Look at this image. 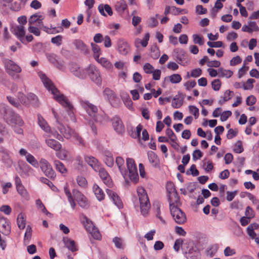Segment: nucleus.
Here are the masks:
<instances>
[{
    "mask_svg": "<svg viewBox=\"0 0 259 259\" xmlns=\"http://www.w3.org/2000/svg\"><path fill=\"white\" fill-rule=\"evenodd\" d=\"M256 98L253 96L251 95L248 96L246 100V104L249 106H252L254 105L256 102Z\"/></svg>",
    "mask_w": 259,
    "mask_h": 259,
    "instance_id": "e2e57ef3",
    "label": "nucleus"
},
{
    "mask_svg": "<svg viewBox=\"0 0 259 259\" xmlns=\"http://www.w3.org/2000/svg\"><path fill=\"white\" fill-rule=\"evenodd\" d=\"M11 210L12 209L10 206L7 205H2L0 207V211L4 212L7 215L10 214V213L11 212Z\"/></svg>",
    "mask_w": 259,
    "mask_h": 259,
    "instance_id": "69168bd1",
    "label": "nucleus"
},
{
    "mask_svg": "<svg viewBox=\"0 0 259 259\" xmlns=\"http://www.w3.org/2000/svg\"><path fill=\"white\" fill-rule=\"evenodd\" d=\"M26 159L27 161L34 167L38 166V162L34 157L30 154L26 155Z\"/></svg>",
    "mask_w": 259,
    "mask_h": 259,
    "instance_id": "a19ab883",
    "label": "nucleus"
},
{
    "mask_svg": "<svg viewBox=\"0 0 259 259\" xmlns=\"http://www.w3.org/2000/svg\"><path fill=\"white\" fill-rule=\"evenodd\" d=\"M106 192L109 198L112 199L114 204L117 206L118 208H122V202L116 193L112 190L108 189L106 190Z\"/></svg>",
    "mask_w": 259,
    "mask_h": 259,
    "instance_id": "4468645a",
    "label": "nucleus"
},
{
    "mask_svg": "<svg viewBox=\"0 0 259 259\" xmlns=\"http://www.w3.org/2000/svg\"><path fill=\"white\" fill-rule=\"evenodd\" d=\"M0 231L5 235H8L10 233V226L9 223H8L5 220L0 222Z\"/></svg>",
    "mask_w": 259,
    "mask_h": 259,
    "instance_id": "b1692460",
    "label": "nucleus"
},
{
    "mask_svg": "<svg viewBox=\"0 0 259 259\" xmlns=\"http://www.w3.org/2000/svg\"><path fill=\"white\" fill-rule=\"evenodd\" d=\"M232 115V112L228 110V111H225L223 112L221 114V117L220 119L222 121H225L227 120V119L231 116Z\"/></svg>",
    "mask_w": 259,
    "mask_h": 259,
    "instance_id": "13d9d810",
    "label": "nucleus"
},
{
    "mask_svg": "<svg viewBox=\"0 0 259 259\" xmlns=\"http://www.w3.org/2000/svg\"><path fill=\"white\" fill-rule=\"evenodd\" d=\"M46 143L49 147L53 149L55 151H59L61 149V144L58 141L54 139H46Z\"/></svg>",
    "mask_w": 259,
    "mask_h": 259,
    "instance_id": "aec40b11",
    "label": "nucleus"
},
{
    "mask_svg": "<svg viewBox=\"0 0 259 259\" xmlns=\"http://www.w3.org/2000/svg\"><path fill=\"white\" fill-rule=\"evenodd\" d=\"M117 49L121 54L125 55L130 51V46L126 41L119 39L117 42Z\"/></svg>",
    "mask_w": 259,
    "mask_h": 259,
    "instance_id": "dca6fc26",
    "label": "nucleus"
},
{
    "mask_svg": "<svg viewBox=\"0 0 259 259\" xmlns=\"http://www.w3.org/2000/svg\"><path fill=\"white\" fill-rule=\"evenodd\" d=\"M207 45L211 48H220L223 47V44L221 41L215 42L208 41Z\"/></svg>",
    "mask_w": 259,
    "mask_h": 259,
    "instance_id": "052dcab7",
    "label": "nucleus"
},
{
    "mask_svg": "<svg viewBox=\"0 0 259 259\" xmlns=\"http://www.w3.org/2000/svg\"><path fill=\"white\" fill-rule=\"evenodd\" d=\"M88 75L91 80L97 84H100L102 81L100 73L98 69L93 65H90L87 67V75Z\"/></svg>",
    "mask_w": 259,
    "mask_h": 259,
    "instance_id": "6e6552de",
    "label": "nucleus"
},
{
    "mask_svg": "<svg viewBox=\"0 0 259 259\" xmlns=\"http://www.w3.org/2000/svg\"><path fill=\"white\" fill-rule=\"evenodd\" d=\"M54 165L56 169L62 174L66 172L67 169L64 165L60 161L56 160L54 161Z\"/></svg>",
    "mask_w": 259,
    "mask_h": 259,
    "instance_id": "f704fd0d",
    "label": "nucleus"
},
{
    "mask_svg": "<svg viewBox=\"0 0 259 259\" xmlns=\"http://www.w3.org/2000/svg\"><path fill=\"white\" fill-rule=\"evenodd\" d=\"M73 43L77 49L79 50L81 52L85 54L88 53V49L82 41L80 40H75Z\"/></svg>",
    "mask_w": 259,
    "mask_h": 259,
    "instance_id": "cd10ccee",
    "label": "nucleus"
},
{
    "mask_svg": "<svg viewBox=\"0 0 259 259\" xmlns=\"http://www.w3.org/2000/svg\"><path fill=\"white\" fill-rule=\"evenodd\" d=\"M4 63L6 71L10 75H13L14 73L21 72V67L12 60L6 59L4 61Z\"/></svg>",
    "mask_w": 259,
    "mask_h": 259,
    "instance_id": "9b49d317",
    "label": "nucleus"
},
{
    "mask_svg": "<svg viewBox=\"0 0 259 259\" xmlns=\"http://www.w3.org/2000/svg\"><path fill=\"white\" fill-rule=\"evenodd\" d=\"M43 17L41 15H39L38 13H36L30 16L28 20V22L30 25L34 24L37 22L38 24H41L42 23Z\"/></svg>",
    "mask_w": 259,
    "mask_h": 259,
    "instance_id": "a878e982",
    "label": "nucleus"
},
{
    "mask_svg": "<svg viewBox=\"0 0 259 259\" xmlns=\"http://www.w3.org/2000/svg\"><path fill=\"white\" fill-rule=\"evenodd\" d=\"M115 162L118 167L125 181L127 182L128 179L137 183L139 180L137 168L136 167L135 161L133 159L127 158L126 159V166L128 170L123 167L124 160L121 157L118 156L116 157Z\"/></svg>",
    "mask_w": 259,
    "mask_h": 259,
    "instance_id": "f03ea898",
    "label": "nucleus"
},
{
    "mask_svg": "<svg viewBox=\"0 0 259 259\" xmlns=\"http://www.w3.org/2000/svg\"><path fill=\"white\" fill-rule=\"evenodd\" d=\"M104 161L108 166L112 167L113 165L114 160L111 153L109 152L105 153Z\"/></svg>",
    "mask_w": 259,
    "mask_h": 259,
    "instance_id": "72a5a7b5",
    "label": "nucleus"
},
{
    "mask_svg": "<svg viewBox=\"0 0 259 259\" xmlns=\"http://www.w3.org/2000/svg\"><path fill=\"white\" fill-rule=\"evenodd\" d=\"M14 33L22 41L25 34L24 27L23 25H17L13 28Z\"/></svg>",
    "mask_w": 259,
    "mask_h": 259,
    "instance_id": "412c9836",
    "label": "nucleus"
},
{
    "mask_svg": "<svg viewBox=\"0 0 259 259\" xmlns=\"http://www.w3.org/2000/svg\"><path fill=\"white\" fill-rule=\"evenodd\" d=\"M148 156L149 160L152 166L155 167H158L159 161L156 154L154 152L150 151L148 153Z\"/></svg>",
    "mask_w": 259,
    "mask_h": 259,
    "instance_id": "393cba45",
    "label": "nucleus"
},
{
    "mask_svg": "<svg viewBox=\"0 0 259 259\" xmlns=\"http://www.w3.org/2000/svg\"><path fill=\"white\" fill-rule=\"evenodd\" d=\"M193 42L195 44H198L200 46H202L204 44V41L202 38L198 34H193L192 35Z\"/></svg>",
    "mask_w": 259,
    "mask_h": 259,
    "instance_id": "8fccbe9b",
    "label": "nucleus"
},
{
    "mask_svg": "<svg viewBox=\"0 0 259 259\" xmlns=\"http://www.w3.org/2000/svg\"><path fill=\"white\" fill-rule=\"evenodd\" d=\"M154 68L150 63H146L143 66V69L147 74H150L153 72Z\"/></svg>",
    "mask_w": 259,
    "mask_h": 259,
    "instance_id": "4d7b16f0",
    "label": "nucleus"
},
{
    "mask_svg": "<svg viewBox=\"0 0 259 259\" xmlns=\"http://www.w3.org/2000/svg\"><path fill=\"white\" fill-rule=\"evenodd\" d=\"M62 37L61 35H57L51 39V42L53 44H56L58 46L61 45L62 43Z\"/></svg>",
    "mask_w": 259,
    "mask_h": 259,
    "instance_id": "338daca9",
    "label": "nucleus"
},
{
    "mask_svg": "<svg viewBox=\"0 0 259 259\" xmlns=\"http://www.w3.org/2000/svg\"><path fill=\"white\" fill-rule=\"evenodd\" d=\"M184 96L182 97L176 96L174 97L172 101V106L174 108H180L183 104Z\"/></svg>",
    "mask_w": 259,
    "mask_h": 259,
    "instance_id": "c85d7f7f",
    "label": "nucleus"
},
{
    "mask_svg": "<svg viewBox=\"0 0 259 259\" xmlns=\"http://www.w3.org/2000/svg\"><path fill=\"white\" fill-rule=\"evenodd\" d=\"M2 160L8 167L11 166L13 163V161L10 158L9 154L6 152H4L3 153V155L2 156Z\"/></svg>",
    "mask_w": 259,
    "mask_h": 259,
    "instance_id": "79ce46f5",
    "label": "nucleus"
},
{
    "mask_svg": "<svg viewBox=\"0 0 259 259\" xmlns=\"http://www.w3.org/2000/svg\"><path fill=\"white\" fill-rule=\"evenodd\" d=\"M98 171H99V174L100 178L102 179L104 184L109 187H111L112 186L111 179L105 169L104 168H100L99 167V169Z\"/></svg>",
    "mask_w": 259,
    "mask_h": 259,
    "instance_id": "2eb2a0df",
    "label": "nucleus"
},
{
    "mask_svg": "<svg viewBox=\"0 0 259 259\" xmlns=\"http://www.w3.org/2000/svg\"><path fill=\"white\" fill-rule=\"evenodd\" d=\"M259 227V225L257 223H253L249 225L247 228V232L248 235L250 237H253L255 236V233L254 231V230L258 229Z\"/></svg>",
    "mask_w": 259,
    "mask_h": 259,
    "instance_id": "2f4dec72",
    "label": "nucleus"
},
{
    "mask_svg": "<svg viewBox=\"0 0 259 259\" xmlns=\"http://www.w3.org/2000/svg\"><path fill=\"white\" fill-rule=\"evenodd\" d=\"M113 242L117 248L119 249L123 248V242L122 239L121 238L115 237L113 239Z\"/></svg>",
    "mask_w": 259,
    "mask_h": 259,
    "instance_id": "c03bdc74",
    "label": "nucleus"
},
{
    "mask_svg": "<svg viewBox=\"0 0 259 259\" xmlns=\"http://www.w3.org/2000/svg\"><path fill=\"white\" fill-rule=\"evenodd\" d=\"M80 103L84 109L88 112L89 114L91 116H95V115L98 112V108L97 106L89 101L87 100H80Z\"/></svg>",
    "mask_w": 259,
    "mask_h": 259,
    "instance_id": "ddd939ff",
    "label": "nucleus"
},
{
    "mask_svg": "<svg viewBox=\"0 0 259 259\" xmlns=\"http://www.w3.org/2000/svg\"><path fill=\"white\" fill-rule=\"evenodd\" d=\"M17 223L19 229H23L25 228L26 226V220L24 218V214L22 213H20L18 214Z\"/></svg>",
    "mask_w": 259,
    "mask_h": 259,
    "instance_id": "c756f323",
    "label": "nucleus"
},
{
    "mask_svg": "<svg viewBox=\"0 0 259 259\" xmlns=\"http://www.w3.org/2000/svg\"><path fill=\"white\" fill-rule=\"evenodd\" d=\"M192 174L194 176H197L199 175V171L196 169L195 164H192L190 169L186 171V174L189 175Z\"/></svg>",
    "mask_w": 259,
    "mask_h": 259,
    "instance_id": "09e8293b",
    "label": "nucleus"
},
{
    "mask_svg": "<svg viewBox=\"0 0 259 259\" xmlns=\"http://www.w3.org/2000/svg\"><path fill=\"white\" fill-rule=\"evenodd\" d=\"M85 161L91 166L93 169L97 171L99 169L98 161L97 159L92 156H87L85 157Z\"/></svg>",
    "mask_w": 259,
    "mask_h": 259,
    "instance_id": "4be33fe9",
    "label": "nucleus"
},
{
    "mask_svg": "<svg viewBox=\"0 0 259 259\" xmlns=\"http://www.w3.org/2000/svg\"><path fill=\"white\" fill-rule=\"evenodd\" d=\"M70 70L73 75L80 78H85L87 76V68H82L76 63H71Z\"/></svg>",
    "mask_w": 259,
    "mask_h": 259,
    "instance_id": "f8f14e48",
    "label": "nucleus"
},
{
    "mask_svg": "<svg viewBox=\"0 0 259 259\" xmlns=\"http://www.w3.org/2000/svg\"><path fill=\"white\" fill-rule=\"evenodd\" d=\"M4 118L6 121L10 124H14L21 126L24 124V121L21 116L8 107H3Z\"/></svg>",
    "mask_w": 259,
    "mask_h": 259,
    "instance_id": "20e7f679",
    "label": "nucleus"
},
{
    "mask_svg": "<svg viewBox=\"0 0 259 259\" xmlns=\"http://www.w3.org/2000/svg\"><path fill=\"white\" fill-rule=\"evenodd\" d=\"M28 101L34 105H37V97L33 93H29L27 95V101L28 102Z\"/></svg>",
    "mask_w": 259,
    "mask_h": 259,
    "instance_id": "a18cd8bd",
    "label": "nucleus"
},
{
    "mask_svg": "<svg viewBox=\"0 0 259 259\" xmlns=\"http://www.w3.org/2000/svg\"><path fill=\"white\" fill-rule=\"evenodd\" d=\"M76 201L78 202L79 205L83 208H87L89 207V204L84 196Z\"/></svg>",
    "mask_w": 259,
    "mask_h": 259,
    "instance_id": "de8ad7c7",
    "label": "nucleus"
},
{
    "mask_svg": "<svg viewBox=\"0 0 259 259\" xmlns=\"http://www.w3.org/2000/svg\"><path fill=\"white\" fill-rule=\"evenodd\" d=\"M18 193L25 199H29V195L24 187L22 185L16 187Z\"/></svg>",
    "mask_w": 259,
    "mask_h": 259,
    "instance_id": "e433bc0d",
    "label": "nucleus"
},
{
    "mask_svg": "<svg viewBox=\"0 0 259 259\" xmlns=\"http://www.w3.org/2000/svg\"><path fill=\"white\" fill-rule=\"evenodd\" d=\"M211 86L213 90L215 91H219L221 86V82L219 79H214L211 82Z\"/></svg>",
    "mask_w": 259,
    "mask_h": 259,
    "instance_id": "864d4df0",
    "label": "nucleus"
},
{
    "mask_svg": "<svg viewBox=\"0 0 259 259\" xmlns=\"http://www.w3.org/2000/svg\"><path fill=\"white\" fill-rule=\"evenodd\" d=\"M68 152L65 150H60L57 153V156L60 159H65L68 155Z\"/></svg>",
    "mask_w": 259,
    "mask_h": 259,
    "instance_id": "680f3d73",
    "label": "nucleus"
},
{
    "mask_svg": "<svg viewBox=\"0 0 259 259\" xmlns=\"http://www.w3.org/2000/svg\"><path fill=\"white\" fill-rule=\"evenodd\" d=\"M38 124L42 129H43L48 134V136L49 137H53L56 138L57 139L60 140L62 138L61 136L59 135L57 131L52 132L48 125L47 123L45 120L41 117L38 116Z\"/></svg>",
    "mask_w": 259,
    "mask_h": 259,
    "instance_id": "9d476101",
    "label": "nucleus"
},
{
    "mask_svg": "<svg viewBox=\"0 0 259 259\" xmlns=\"http://www.w3.org/2000/svg\"><path fill=\"white\" fill-rule=\"evenodd\" d=\"M88 230L90 232V234L94 239L99 240L101 238V236L99 230L95 227H92L91 229L89 228L88 229Z\"/></svg>",
    "mask_w": 259,
    "mask_h": 259,
    "instance_id": "c9c22d12",
    "label": "nucleus"
},
{
    "mask_svg": "<svg viewBox=\"0 0 259 259\" xmlns=\"http://www.w3.org/2000/svg\"><path fill=\"white\" fill-rule=\"evenodd\" d=\"M39 76L46 88L49 91H51L52 93L54 95L55 99L61 104L63 107L67 108L66 112L68 115L71 119H73L74 118V114L72 111L73 106L70 104L67 98L63 95H59V91L55 88L52 81L45 74L40 72L39 73Z\"/></svg>",
    "mask_w": 259,
    "mask_h": 259,
    "instance_id": "f257e3e1",
    "label": "nucleus"
},
{
    "mask_svg": "<svg viewBox=\"0 0 259 259\" xmlns=\"http://www.w3.org/2000/svg\"><path fill=\"white\" fill-rule=\"evenodd\" d=\"M255 82V80L253 79H248L246 81V84H244L243 85V88L244 90H250L253 88V83Z\"/></svg>",
    "mask_w": 259,
    "mask_h": 259,
    "instance_id": "603ef678",
    "label": "nucleus"
},
{
    "mask_svg": "<svg viewBox=\"0 0 259 259\" xmlns=\"http://www.w3.org/2000/svg\"><path fill=\"white\" fill-rule=\"evenodd\" d=\"M116 10L120 14L124 13L127 9V5L124 0H120L115 5Z\"/></svg>",
    "mask_w": 259,
    "mask_h": 259,
    "instance_id": "bb28decb",
    "label": "nucleus"
},
{
    "mask_svg": "<svg viewBox=\"0 0 259 259\" xmlns=\"http://www.w3.org/2000/svg\"><path fill=\"white\" fill-rule=\"evenodd\" d=\"M150 56L154 59H157L160 56L158 47L156 45L151 46L150 48Z\"/></svg>",
    "mask_w": 259,
    "mask_h": 259,
    "instance_id": "473e14b6",
    "label": "nucleus"
},
{
    "mask_svg": "<svg viewBox=\"0 0 259 259\" xmlns=\"http://www.w3.org/2000/svg\"><path fill=\"white\" fill-rule=\"evenodd\" d=\"M233 74V71L230 70H226L222 68H219L218 70V75L221 77L230 78Z\"/></svg>",
    "mask_w": 259,
    "mask_h": 259,
    "instance_id": "7c9ffc66",
    "label": "nucleus"
},
{
    "mask_svg": "<svg viewBox=\"0 0 259 259\" xmlns=\"http://www.w3.org/2000/svg\"><path fill=\"white\" fill-rule=\"evenodd\" d=\"M31 235L32 228L30 226L28 225L26 227V231L24 234V241L25 242H26V241H27L28 242H29L31 238Z\"/></svg>",
    "mask_w": 259,
    "mask_h": 259,
    "instance_id": "58836bf2",
    "label": "nucleus"
},
{
    "mask_svg": "<svg viewBox=\"0 0 259 259\" xmlns=\"http://www.w3.org/2000/svg\"><path fill=\"white\" fill-rule=\"evenodd\" d=\"M170 81L172 83H177L182 80L181 75L179 74H174L169 76Z\"/></svg>",
    "mask_w": 259,
    "mask_h": 259,
    "instance_id": "49530a36",
    "label": "nucleus"
},
{
    "mask_svg": "<svg viewBox=\"0 0 259 259\" xmlns=\"http://www.w3.org/2000/svg\"><path fill=\"white\" fill-rule=\"evenodd\" d=\"M170 214L175 222L178 224H183L186 221V215L179 206L169 208Z\"/></svg>",
    "mask_w": 259,
    "mask_h": 259,
    "instance_id": "0eeeda50",
    "label": "nucleus"
},
{
    "mask_svg": "<svg viewBox=\"0 0 259 259\" xmlns=\"http://www.w3.org/2000/svg\"><path fill=\"white\" fill-rule=\"evenodd\" d=\"M137 193L140 203V209L142 214L146 216L148 214L151 207L149 200L146 190L142 187H138Z\"/></svg>",
    "mask_w": 259,
    "mask_h": 259,
    "instance_id": "39448f33",
    "label": "nucleus"
},
{
    "mask_svg": "<svg viewBox=\"0 0 259 259\" xmlns=\"http://www.w3.org/2000/svg\"><path fill=\"white\" fill-rule=\"evenodd\" d=\"M77 184L80 187L85 188L87 185V181L85 178L81 176L77 177L76 179Z\"/></svg>",
    "mask_w": 259,
    "mask_h": 259,
    "instance_id": "3c124183",
    "label": "nucleus"
},
{
    "mask_svg": "<svg viewBox=\"0 0 259 259\" xmlns=\"http://www.w3.org/2000/svg\"><path fill=\"white\" fill-rule=\"evenodd\" d=\"M18 99L20 103L25 106H28L29 104L28 102L27 101V96H26L22 93H18Z\"/></svg>",
    "mask_w": 259,
    "mask_h": 259,
    "instance_id": "ea45409f",
    "label": "nucleus"
},
{
    "mask_svg": "<svg viewBox=\"0 0 259 259\" xmlns=\"http://www.w3.org/2000/svg\"><path fill=\"white\" fill-rule=\"evenodd\" d=\"M9 102L13 106L17 108H21V105L17 100L11 96H7V97Z\"/></svg>",
    "mask_w": 259,
    "mask_h": 259,
    "instance_id": "37998d69",
    "label": "nucleus"
},
{
    "mask_svg": "<svg viewBox=\"0 0 259 259\" xmlns=\"http://www.w3.org/2000/svg\"><path fill=\"white\" fill-rule=\"evenodd\" d=\"M155 17H156L155 18V17H151L149 19V26H150L151 27H156L157 25L158 21H157L156 18L159 17V15L156 14Z\"/></svg>",
    "mask_w": 259,
    "mask_h": 259,
    "instance_id": "6e6d98bb",
    "label": "nucleus"
},
{
    "mask_svg": "<svg viewBox=\"0 0 259 259\" xmlns=\"http://www.w3.org/2000/svg\"><path fill=\"white\" fill-rule=\"evenodd\" d=\"M52 112L55 118L56 119L57 124L56 126L57 128L59 131L60 133L62 134L63 136L66 139H70L71 137H73L78 142L79 144L83 145L84 143L81 137H80L78 134L76 133L70 127H65L64 125L61 123L60 119L55 111L54 109H52Z\"/></svg>",
    "mask_w": 259,
    "mask_h": 259,
    "instance_id": "7ed1b4c3",
    "label": "nucleus"
},
{
    "mask_svg": "<svg viewBox=\"0 0 259 259\" xmlns=\"http://www.w3.org/2000/svg\"><path fill=\"white\" fill-rule=\"evenodd\" d=\"M183 241L182 239H177L174 245V248L176 251H178L180 249L181 246H182L183 244Z\"/></svg>",
    "mask_w": 259,
    "mask_h": 259,
    "instance_id": "774afa93",
    "label": "nucleus"
},
{
    "mask_svg": "<svg viewBox=\"0 0 259 259\" xmlns=\"http://www.w3.org/2000/svg\"><path fill=\"white\" fill-rule=\"evenodd\" d=\"M99 63L107 69H110L113 67L112 64L105 58H101L100 59Z\"/></svg>",
    "mask_w": 259,
    "mask_h": 259,
    "instance_id": "4c0bfd02",
    "label": "nucleus"
},
{
    "mask_svg": "<svg viewBox=\"0 0 259 259\" xmlns=\"http://www.w3.org/2000/svg\"><path fill=\"white\" fill-rule=\"evenodd\" d=\"M167 190L168 191V200L169 203V208L179 206V205L181 204L180 198L176 190L174 185L172 183L168 184L167 186Z\"/></svg>",
    "mask_w": 259,
    "mask_h": 259,
    "instance_id": "423d86ee",
    "label": "nucleus"
},
{
    "mask_svg": "<svg viewBox=\"0 0 259 259\" xmlns=\"http://www.w3.org/2000/svg\"><path fill=\"white\" fill-rule=\"evenodd\" d=\"M63 241L65 246L71 251L75 252L78 250L74 240L66 237L63 238Z\"/></svg>",
    "mask_w": 259,
    "mask_h": 259,
    "instance_id": "a211bd4d",
    "label": "nucleus"
},
{
    "mask_svg": "<svg viewBox=\"0 0 259 259\" xmlns=\"http://www.w3.org/2000/svg\"><path fill=\"white\" fill-rule=\"evenodd\" d=\"M203 156L202 153L199 150H195L193 153V159L195 161L201 158Z\"/></svg>",
    "mask_w": 259,
    "mask_h": 259,
    "instance_id": "0e129e2a",
    "label": "nucleus"
},
{
    "mask_svg": "<svg viewBox=\"0 0 259 259\" xmlns=\"http://www.w3.org/2000/svg\"><path fill=\"white\" fill-rule=\"evenodd\" d=\"M189 109L190 112L193 114L196 119L199 116V109L194 106H189Z\"/></svg>",
    "mask_w": 259,
    "mask_h": 259,
    "instance_id": "5fc2aeb1",
    "label": "nucleus"
},
{
    "mask_svg": "<svg viewBox=\"0 0 259 259\" xmlns=\"http://www.w3.org/2000/svg\"><path fill=\"white\" fill-rule=\"evenodd\" d=\"M104 10H105V11L108 13V14L109 16H111L113 14V12H112V9L109 5H108L107 4H105V5L100 4L99 5L98 10H99L100 13L102 15H103L104 16H106V15L104 12Z\"/></svg>",
    "mask_w": 259,
    "mask_h": 259,
    "instance_id": "5701e85b",
    "label": "nucleus"
},
{
    "mask_svg": "<svg viewBox=\"0 0 259 259\" xmlns=\"http://www.w3.org/2000/svg\"><path fill=\"white\" fill-rule=\"evenodd\" d=\"M112 124L115 131L119 134H122L124 132V127L121 120L118 117L113 118Z\"/></svg>",
    "mask_w": 259,
    "mask_h": 259,
    "instance_id": "f3484780",
    "label": "nucleus"
},
{
    "mask_svg": "<svg viewBox=\"0 0 259 259\" xmlns=\"http://www.w3.org/2000/svg\"><path fill=\"white\" fill-rule=\"evenodd\" d=\"M40 167L45 175L50 178L55 177V173L49 162L45 159H41L39 161Z\"/></svg>",
    "mask_w": 259,
    "mask_h": 259,
    "instance_id": "1a4fd4ad",
    "label": "nucleus"
},
{
    "mask_svg": "<svg viewBox=\"0 0 259 259\" xmlns=\"http://www.w3.org/2000/svg\"><path fill=\"white\" fill-rule=\"evenodd\" d=\"M93 191L98 200L101 201L104 199L105 194L102 189L97 184H95L93 185Z\"/></svg>",
    "mask_w": 259,
    "mask_h": 259,
    "instance_id": "6ab92c4d",
    "label": "nucleus"
},
{
    "mask_svg": "<svg viewBox=\"0 0 259 259\" xmlns=\"http://www.w3.org/2000/svg\"><path fill=\"white\" fill-rule=\"evenodd\" d=\"M232 93V92L230 90H227L224 94V97L223 98V101H222L220 100L219 101L220 104H223L224 102L229 100L231 99L232 97L231 96V94Z\"/></svg>",
    "mask_w": 259,
    "mask_h": 259,
    "instance_id": "bf43d9fd",
    "label": "nucleus"
}]
</instances>
